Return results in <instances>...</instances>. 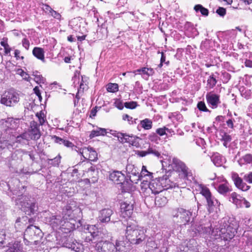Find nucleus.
<instances>
[{
	"instance_id": "de8ad7c7",
	"label": "nucleus",
	"mask_w": 252,
	"mask_h": 252,
	"mask_svg": "<svg viewBox=\"0 0 252 252\" xmlns=\"http://www.w3.org/2000/svg\"><path fill=\"white\" fill-rule=\"evenodd\" d=\"M242 160L247 164L252 163V155L251 154H247L242 158L241 160Z\"/></svg>"
},
{
	"instance_id": "e2e57ef3",
	"label": "nucleus",
	"mask_w": 252,
	"mask_h": 252,
	"mask_svg": "<svg viewBox=\"0 0 252 252\" xmlns=\"http://www.w3.org/2000/svg\"><path fill=\"white\" fill-rule=\"evenodd\" d=\"M0 44L4 48H6V47H7L9 45L7 43V38H3V41H1Z\"/></svg>"
},
{
	"instance_id": "4d7b16f0",
	"label": "nucleus",
	"mask_w": 252,
	"mask_h": 252,
	"mask_svg": "<svg viewBox=\"0 0 252 252\" xmlns=\"http://www.w3.org/2000/svg\"><path fill=\"white\" fill-rule=\"evenodd\" d=\"M242 199V208L245 207L248 208L251 206L250 203L249 201H248L244 197H243V198Z\"/></svg>"
},
{
	"instance_id": "6e6d98bb",
	"label": "nucleus",
	"mask_w": 252,
	"mask_h": 252,
	"mask_svg": "<svg viewBox=\"0 0 252 252\" xmlns=\"http://www.w3.org/2000/svg\"><path fill=\"white\" fill-rule=\"evenodd\" d=\"M50 14L54 18H56L58 20H61V15L59 13L57 12V11L53 10H52V12L50 13Z\"/></svg>"
},
{
	"instance_id": "4c0bfd02",
	"label": "nucleus",
	"mask_w": 252,
	"mask_h": 252,
	"mask_svg": "<svg viewBox=\"0 0 252 252\" xmlns=\"http://www.w3.org/2000/svg\"><path fill=\"white\" fill-rule=\"evenodd\" d=\"M90 149V153L88 156V158L87 159H89L91 161H94L97 158V154L96 152V151L92 148L90 147L89 148Z\"/></svg>"
},
{
	"instance_id": "2eb2a0df",
	"label": "nucleus",
	"mask_w": 252,
	"mask_h": 252,
	"mask_svg": "<svg viewBox=\"0 0 252 252\" xmlns=\"http://www.w3.org/2000/svg\"><path fill=\"white\" fill-rule=\"evenodd\" d=\"M129 241L126 236L119 237L116 241V252H127L129 250Z\"/></svg>"
},
{
	"instance_id": "c9c22d12",
	"label": "nucleus",
	"mask_w": 252,
	"mask_h": 252,
	"mask_svg": "<svg viewBox=\"0 0 252 252\" xmlns=\"http://www.w3.org/2000/svg\"><path fill=\"white\" fill-rule=\"evenodd\" d=\"M217 81L214 75H211L207 80V86L210 88H213L216 85Z\"/></svg>"
},
{
	"instance_id": "a878e982",
	"label": "nucleus",
	"mask_w": 252,
	"mask_h": 252,
	"mask_svg": "<svg viewBox=\"0 0 252 252\" xmlns=\"http://www.w3.org/2000/svg\"><path fill=\"white\" fill-rule=\"evenodd\" d=\"M243 197L235 192H232L229 198V201L234 204L237 208H242V201Z\"/></svg>"
},
{
	"instance_id": "f3484780",
	"label": "nucleus",
	"mask_w": 252,
	"mask_h": 252,
	"mask_svg": "<svg viewBox=\"0 0 252 252\" xmlns=\"http://www.w3.org/2000/svg\"><path fill=\"white\" fill-rule=\"evenodd\" d=\"M0 125L1 128L5 131L9 129H15L18 126V120L14 119L13 118L1 119L0 121Z\"/></svg>"
},
{
	"instance_id": "79ce46f5",
	"label": "nucleus",
	"mask_w": 252,
	"mask_h": 252,
	"mask_svg": "<svg viewBox=\"0 0 252 252\" xmlns=\"http://www.w3.org/2000/svg\"><path fill=\"white\" fill-rule=\"evenodd\" d=\"M140 176L141 179L143 177H148L149 178H150L151 176H152V173L149 172L147 170L146 167L143 165L142 166L141 172L140 173Z\"/></svg>"
},
{
	"instance_id": "052dcab7",
	"label": "nucleus",
	"mask_w": 252,
	"mask_h": 252,
	"mask_svg": "<svg viewBox=\"0 0 252 252\" xmlns=\"http://www.w3.org/2000/svg\"><path fill=\"white\" fill-rule=\"evenodd\" d=\"M235 122L234 120L230 119L226 121V124L228 127L233 128L234 122Z\"/></svg>"
},
{
	"instance_id": "b1692460",
	"label": "nucleus",
	"mask_w": 252,
	"mask_h": 252,
	"mask_svg": "<svg viewBox=\"0 0 252 252\" xmlns=\"http://www.w3.org/2000/svg\"><path fill=\"white\" fill-rule=\"evenodd\" d=\"M128 181H129L128 187L131 185V183L137 184L139 180H141L140 174L137 168L134 169L129 175H128Z\"/></svg>"
},
{
	"instance_id": "8fccbe9b",
	"label": "nucleus",
	"mask_w": 252,
	"mask_h": 252,
	"mask_svg": "<svg viewBox=\"0 0 252 252\" xmlns=\"http://www.w3.org/2000/svg\"><path fill=\"white\" fill-rule=\"evenodd\" d=\"M232 140L231 136L226 132H224L221 135V140L230 142Z\"/></svg>"
},
{
	"instance_id": "5fc2aeb1",
	"label": "nucleus",
	"mask_w": 252,
	"mask_h": 252,
	"mask_svg": "<svg viewBox=\"0 0 252 252\" xmlns=\"http://www.w3.org/2000/svg\"><path fill=\"white\" fill-rule=\"evenodd\" d=\"M136 168L133 165L128 164L126 167V170L127 173V176L130 174V173L132 172L134 169Z\"/></svg>"
},
{
	"instance_id": "1a4fd4ad",
	"label": "nucleus",
	"mask_w": 252,
	"mask_h": 252,
	"mask_svg": "<svg viewBox=\"0 0 252 252\" xmlns=\"http://www.w3.org/2000/svg\"><path fill=\"white\" fill-rule=\"evenodd\" d=\"M29 198L26 196H18V197L15 200V204L18 206V208L25 212L26 214L30 215L34 214L37 208V206L35 203L29 202Z\"/></svg>"
},
{
	"instance_id": "f03ea898",
	"label": "nucleus",
	"mask_w": 252,
	"mask_h": 252,
	"mask_svg": "<svg viewBox=\"0 0 252 252\" xmlns=\"http://www.w3.org/2000/svg\"><path fill=\"white\" fill-rule=\"evenodd\" d=\"M211 225L209 223L200 224L195 225V230L200 234L202 235H211V237L214 239H220L224 241H227L234 237L238 226L236 222H231L227 220L226 219H223L220 226L211 229Z\"/></svg>"
},
{
	"instance_id": "aec40b11",
	"label": "nucleus",
	"mask_w": 252,
	"mask_h": 252,
	"mask_svg": "<svg viewBox=\"0 0 252 252\" xmlns=\"http://www.w3.org/2000/svg\"><path fill=\"white\" fill-rule=\"evenodd\" d=\"M206 97L207 103L212 109L216 108L220 103V96L218 94L209 93L206 94Z\"/></svg>"
},
{
	"instance_id": "4468645a",
	"label": "nucleus",
	"mask_w": 252,
	"mask_h": 252,
	"mask_svg": "<svg viewBox=\"0 0 252 252\" xmlns=\"http://www.w3.org/2000/svg\"><path fill=\"white\" fill-rule=\"evenodd\" d=\"M110 133L113 136L117 137L119 141L121 143H128L132 145H134L136 142L137 137L133 135H129L126 133H124L118 132L115 130H110Z\"/></svg>"
},
{
	"instance_id": "39448f33",
	"label": "nucleus",
	"mask_w": 252,
	"mask_h": 252,
	"mask_svg": "<svg viewBox=\"0 0 252 252\" xmlns=\"http://www.w3.org/2000/svg\"><path fill=\"white\" fill-rule=\"evenodd\" d=\"M42 233L37 227L31 225L26 229L24 233V241L26 245H29L34 243L37 244L42 237Z\"/></svg>"
},
{
	"instance_id": "9b49d317",
	"label": "nucleus",
	"mask_w": 252,
	"mask_h": 252,
	"mask_svg": "<svg viewBox=\"0 0 252 252\" xmlns=\"http://www.w3.org/2000/svg\"><path fill=\"white\" fill-rule=\"evenodd\" d=\"M46 221L49 222L54 229L63 230L70 224L63 216L62 218L61 216L51 215L46 217Z\"/></svg>"
},
{
	"instance_id": "0e129e2a",
	"label": "nucleus",
	"mask_w": 252,
	"mask_h": 252,
	"mask_svg": "<svg viewBox=\"0 0 252 252\" xmlns=\"http://www.w3.org/2000/svg\"><path fill=\"white\" fill-rule=\"evenodd\" d=\"M33 90H34V93L36 94V95L37 96H38L39 100H41V94H40V91H39L38 88L37 87H35L33 89Z\"/></svg>"
},
{
	"instance_id": "423d86ee",
	"label": "nucleus",
	"mask_w": 252,
	"mask_h": 252,
	"mask_svg": "<svg viewBox=\"0 0 252 252\" xmlns=\"http://www.w3.org/2000/svg\"><path fill=\"white\" fill-rule=\"evenodd\" d=\"M200 193L206 200L207 209L210 213H218L220 212V203L212 195L209 189L205 187H202Z\"/></svg>"
},
{
	"instance_id": "f257e3e1",
	"label": "nucleus",
	"mask_w": 252,
	"mask_h": 252,
	"mask_svg": "<svg viewBox=\"0 0 252 252\" xmlns=\"http://www.w3.org/2000/svg\"><path fill=\"white\" fill-rule=\"evenodd\" d=\"M86 230L83 238L87 247L95 248L98 252H116L112 237L107 230L98 229L94 225H88Z\"/></svg>"
},
{
	"instance_id": "c03bdc74",
	"label": "nucleus",
	"mask_w": 252,
	"mask_h": 252,
	"mask_svg": "<svg viewBox=\"0 0 252 252\" xmlns=\"http://www.w3.org/2000/svg\"><path fill=\"white\" fill-rule=\"evenodd\" d=\"M197 108L200 111L204 112H210L209 109L206 107V105L203 101H199L197 104Z\"/></svg>"
},
{
	"instance_id": "37998d69",
	"label": "nucleus",
	"mask_w": 252,
	"mask_h": 252,
	"mask_svg": "<svg viewBox=\"0 0 252 252\" xmlns=\"http://www.w3.org/2000/svg\"><path fill=\"white\" fill-rule=\"evenodd\" d=\"M36 116L38 118V121L40 125H43L46 122V119L44 116V114L42 113L41 112H40V113H37L36 114Z\"/></svg>"
},
{
	"instance_id": "cd10ccee",
	"label": "nucleus",
	"mask_w": 252,
	"mask_h": 252,
	"mask_svg": "<svg viewBox=\"0 0 252 252\" xmlns=\"http://www.w3.org/2000/svg\"><path fill=\"white\" fill-rule=\"evenodd\" d=\"M218 192L223 195L231 191V189L229 187L228 183L225 181L224 184H220L218 188Z\"/></svg>"
},
{
	"instance_id": "0eeeda50",
	"label": "nucleus",
	"mask_w": 252,
	"mask_h": 252,
	"mask_svg": "<svg viewBox=\"0 0 252 252\" xmlns=\"http://www.w3.org/2000/svg\"><path fill=\"white\" fill-rule=\"evenodd\" d=\"M192 213L189 210L179 207L172 211V216L175 220L180 225H186L190 221Z\"/></svg>"
},
{
	"instance_id": "bb28decb",
	"label": "nucleus",
	"mask_w": 252,
	"mask_h": 252,
	"mask_svg": "<svg viewBox=\"0 0 252 252\" xmlns=\"http://www.w3.org/2000/svg\"><path fill=\"white\" fill-rule=\"evenodd\" d=\"M32 54L38 59L41 60L43 62H45L44 51L42 48L34 47L32 50Z\"/></svg>"
},
{
	"instance_id": "58836bf2",
	"label": "nucleus",
	"mask_w": 252,
	"mask_h": 252,
	"mask_svg": "<svg viewBox=\"0 0 252 252\" xmlns=\"http://www.w3.org/2000/svg\"><path fill=\"white\" fill-rule=\"evenodd\" d=\"M119 86L116 83H109L107 87V90L109 92L115 93L118 91Z\"/></svg>"
},
{
	"instance_id": "9d476101",
	"label": "nucleus",
	"mask_w": 252,
	"mask_h": 252,
	"mask_svg": "<svg viewBox=\"0 0 252 252\" xmlns=\"http://www.w3.org/2000/svg\"><path fill=\"white\" fill-rule=\"evenodd\" d=\"M172 163L175 170L179 172L182 178L190 181L194 179L191 171L184 162L177 158H173Z\"/></svg>"
},
{
	"instance_id": "4be33fe9",
	"label": "nucleus",
	"mask_w": 252,
	"mask_h": 252,
	"mask_svg": "<svg viewBox=\"0 0 252 252\" xmlns=\"http://www.w3.org/2000/svg\"><path fill=\"white\" fill-rule=\"evenodd\" d=\"M211 160L217 166H221L226 161L225 158L219 153L214 154L211 157Z\"/></svg>"
},
{
	"instance_id": "69168bd1",
	"label": "nucleus",
	"mask_w": 252,
	"mask_h": 252,
	"mask_svg": "<svg viewBox=\"0 0 252 252\" xmlns=\"http://www.w3.org/2000/svg\"><path fill=\"white\" fill-rule=\"evenodd\" d=\"M97 107H95L94 108H93L92 110L91 111L90 117L91 118H94L95 116L96 112H97Z\"/></svg>"
},
{
	"instance_id": "7ed1b4c3",
	"label": "nucleus",
	"mask_w": 252,
	"mask_h": 252,
	"mask_svg": "<svg viewBox=\"0 0 252 252\" xmlns=\"http://www.w3.org/2000/svg\"><path fill=\"white\" fill-rule=\"evenodd\" d=\"M118 224H122L126 227V234L130 243L134 245L141 244L146 238L144 230L138 227L131 220H125L124 221H116Z\"/></svg>"
},
{
	"instance_id": "338daca9",
	"label": "nucleus",
	"mask_w": 252,
	"mask_h": 252,
	"mask_svg": "<svg viewBox=\"0 0 252 252\" xmlns=\"http://www.w3.org/2000/svg\"><path fill=\"white\" fill-rule=\"evenodd\" d=\"M147 76L148 77L150 76L153 75L155 73V71H154V69L152 68L147 67Z\"/></svg>"
},
{
	"instance_id": "412c9836",
	"label": "nucleus",
	"mask_w": 252,
	"mask_h": 252,
	"mask_svg": "<svg viewBox=\"0 0 252 252\" xmlns=\"http://www.w3.org/2000/svg\"><path fill=\"white\" fill-rule=\"evenodd\" d=\"M149 188L154 194H158L163 190L162 185H161L159 179L153 180L149 184Z\"/></svg>"
},
{
	"instance_id": "473e14b6",
	"label": "nucleus",
	"mask_w": 252,
	"mask_h": 252,
	"mask_svg": "<svg viewBox=\"0 0 252 252\" xmlns=\"http://www.w3.org/2000/svg\"><path fill=\"white\" fill-rule=\"evenodd\" d=\"M32 75L34 77V80L37 83H44L45 82V79L41 75L39 74V72L37 71H33L32 72Z\"/></svg>"
},
{
	"instance_id": "a18cd8bd",
	"label": "nucleus",
	"mask_w": 252,
	"mask_h": 252,
	"mask_svg": "<svg viewBox=\"0 0 252 252\" xmlns=\"http://www.w3.org/2000/svg\"><path fill=\"white\" fill-rule=\"evenodd\" d=\"M124 105L126 108L133 109L136 107L137 104L135 101H130L125 102Z\"/></svg>"
},
{
	"instance_id": "c756f323",
	"label": "nucleus",
	"mask_w": 252,
	"mask_h": 252,
	"mask_svg": "<svg viewBox=\"0 0 252 252\" xmlns=\"http://www.w3.org/2000/svg\"><path fill=\"white\" fill-rule=\"evenodd\" d=\"M107 132L106 129L103 128H97L95 130H93L90 134V137L93 138L94 137L99 135H104L106 134Z\"/></svg>"
},
{
	"instance_id": "5701e85b",
	"label": "nucleus",
	"mask_w": 252,
	"mask_h": 252,
	"mask_svg": "<svg viewBox=\"0 0 252 252\" xmlns=\"http://www.w3.org/2000/svg\"><path fill=\"white\" fill-rule=\"evenodd\" d=\"M161 185L163 188V190H166L170 188L175 187L176 184L171 182L167 177L166 175L163 176L159 178Z\"/></svg>"
},
{
	"instance_id": "bf43d9fd",
	"label": "nucleus",
	"mask_w": 252,
	"mask_h": 252,
	"mask_svg": "<svg viewBox=\"0 0 252 252\" xmlns=\"http://www.w3.org/2000/svg\"><path fill=\"white\" fill-rule=\"evenodd\" d=\"M52 139L54 140V141L57 143H59L60 144H62L63 141V139L59 137L56 135H54L52 137Z\"/></svg>"
},
{
	"instance_id": "774afa93",
	"label": "nucleus",
	"mask_w": 252,
	"mask_h": 252,
	"mask_svg": "<svg viewBox=\"0 0 252 252\" xmlns=\"http://www.w3.org/2000/svg\"><path fill=\"white\" fill-rule=\"evenodd\" d=\"M245 65L246 67L252 68V61L250 60H246Z\"/></svg>"
},
{
	"instance_id": "6ab92c4d",
	"label": "nucleus",
	"mask_w": 252,
	"mask_h": 252,
	"mask_svg": "<svg viewBox=\"0 0 252 252\" xmlns=\"http://www.w3.org/2000/svg\"><path fill=\"white\" fill-rule=\"evenodd\" d=\"M133 203L127 201H124L121 205V215L124 218H128V220L133 210Z\"/></svg>"
},
{
	"instance_id": "49530a36",
	"label": "nucleus",
	"mask_w": 252,
	"mask_h": 252,
	"mask_svg": "<svg viewBox=\"0 0 252 252\" xmlns=\"http://www.w3.org/2000/svg\"><path fill=\"white\" fill-rule=\"evenodd\" d=\"M147 246L151 248L152 249H156L158 248V244L155 241L153 240L151 238H149L147 242Z\"/></svg>"
},
{
	"instance_id": "393cba45",
	"label": "nucleus",
	"mask_w": 252,
	"mask_h": 252,
	"mask_svg": "<svg viewBox=\"0 0 252 252\" xmlns=\"http://www.w3.org/2000/svg\"><path fill=\"white\" fill-rule=\"evenodd\" d=\"M29 154V156L30 158L32 160H34L35 159L34 155L30 152L25 151L21 149H19L15 151L12 155V158L14 159H20L22 160V157L23 155Z\"/></svg>"
},
{
	"instance_id": "f704fd0d",
	"label": "nucleus",
	"mask_w": 252,
	"mask_h": 252,
	"mask_svg": "<svg viewBox=\"0 0 252 252\" xmlns=\"http://www.w3.org/2000/svg\"><path fill=\"white\" fill-rule=\"evenodd\" d=\"M72 212V207L69 205H66L63 211V214L64 215L63 218H65L67 220L68 218L71 216Z\"/></svg>"
},
{
	"instance_id": "603ef678",
	"label": "nucleus",
	"mask_w": 252,
	"mask_h": 252,
	"mask_svg": "<svg viewBox=\"0 0 252 252\" xmlns=\"http://www.w3.org/2000/svg\"><path fill=\"white\" fill-rule=\"evenodd\" d=\"M25 134H26V132L17 136L16 137V142L21 143V142H22L23 140H26L27 141H29V139L28 136H26V137H25V136H24V135H25Z\"/></svg>"
},
{
	"instance_id": "680f3d73",
	"label": "nucleus",
	"mask_w": 252,
	"mask_h": 252,
	"mask_svg": "<svg viewBox=\"0 0 252 252\" xmlns=\"http://www.w3.org/2000/svg\"><path fill=\"white\" fill-rule=\"evenodd\" d=\"M62 144L66 146L67 147H71L73 146L72 142L64 139L63 140Z\"/></svg>"
},
{
	"instance_id": "ea45409f",
	"label": "nucleus",
	"mask_w": 252,
	"mask_h": 252,
	"mask_svg": "<svg viewBox=\"0 0 252 252\" xmlns=\"http://www.w3.org/2000/svg\"><path fill=\"white\" fill-rule=\"evenodd\" d=\"M91 147H83L80 149H79V153L82 156V157L85 159H87L88 158V156L90 153V149L89 148Z\"/></svg>"
},
{
	"instance_id": "864d4df0",
	"label": "nucleus",
	"mask_w": 252,
	"mask_h": 252,
	"mask_svg": "<svg viewBox=\"0 0 252 252\" xmlns=\"http://www.w3.org/2000/svg\"><path fill=\"white\" fill-rule=\"evenodd\" d=\"M166 130H168L167 128L163 127L162 128H159L156 130V132L160 136H163L166 134Z\"/></svg>"
},
{
	"instance_id": "a19ab883",
	"label": "nucleus",
	"mask_w": 252,
	"mask_h": 252,
	"mask_svg": "<svg viewBox=\"0 0 252 252\" xmlns=\"http://www.w3.org/2000/svg\"><path fill=\"white\" fill-rule=\"evenodd\" d=\"M61 158L59 155L53 159H48V163L54 166H58L60 163Z\"/></svg>"
},
{
	"instance_id": "13d9d810",
	"label": "nucleus",
	"mask_w": 252,
	"mask_h": 252,
	"mask_svg": "<svg viewBox=\"0 0 252 252\" xmlns=\"http://www.w3.org/2000/svg\"><path fill=\"white\" fill-rule=\"evenodd\" d=\"M22 42L23 47H25L27 50L29 49L30 46L29 41L27 38H25L22 40Z\"/></svg>"
},
{
	"instance_id": "c85d7f7f",
	"label": "nucleus",
	"mask_w": 252,
	"mask_h": 252,
	"mask_svg": "<svg viewBox=\"0 0 252 252\" xmlns=\"http://www.w3.org/2000/svg\"><path fill=\"white\" fill-rule=\"evenodd\" d=\"M167 203V199L166 197L159 195L156 197L155 204L158 207L165 206Z\"/></svg>"
},
{
	"instance_id": "09e8293b",
	"label": "nucleus",
	"mask_w": 252,
	"mask_h": 252,
	"mask_svg": "<svg viewBox=\"0 0 252 252\" xmlns=\"http://www.w3.org/2000/svg\"><path fill=\"white\" fill-rule=\"evenodd\" d=\"M244 181L249 184H252V172H250L244 175L243 177Z\"/></svg>"
},
{
	"instance_id": "2f4dec72",
	"label": "nucleus",
	"mask_w": 252,
	"mask_h": 252,
	"mask_svg": "<svg viewBox=\"0 0 252 252\" xmlns=\"http://www.w3.org/2000/svg\"><path fill=\"white\" fill-rule=\"evenodd\" d=\"M140 125L144 129L149 130L152 127V121L146 118L140 121Z\"/></svg>"
},
{
	"instance_id": "6e6552de",
	"label": "nucleus",
	"mask_w": 252,
	"mask_h": 252,
	"mask_svg": "<svg viewBox=\"0 0 252 252\" xmlns=\"http://www.w3.org/2000/svg\"><path fill=\"white\" fill-rule=\"evenodd\" d=\"M19 100V94L14 89H9L1 94L0 102L6 106L13 107Z\"/></svg>"
},
{
	"instance_id": "e433bc0d",
	"label": "nucleus",
	"mask_w": 252,
	"mask_h": 252,
	"mask_svg": "<svg viewBox=\"0 0 252 252\" xmlns=\"http://www.w3.org/2000/svg\"><path fill=\"white\" fill-rule=\"evenodd\" d=\"M148 155H153V156L159 157L160 156V153L157 150L155 147H149L147 150Z\"/></svg>"
},
{
	"instance_id": "dca6fc26",
	"label": "nucleus",
	"mask_w": 252,
	"mask_h": 252,
	"mask_svg": "<svg viewBox=\"0 0 252 252\" xmlns=\"http://www.w3.org/2000/svg\"><path fill=\"white\" fill-rule=\"evenodd\" d=\"M231 177L235 186L238 189L243 191H246L250 189V186L244 182L237 173L232 172Z\"/></svg>"
},
{
	"instance_id": "72a5a7b5",
	"label": "nucleus",
	"mask_w": 252,
	"mask_h": 252,
	"mask_svg": "<svg viewBox=\"0 0 252 252\" xmlns=\"http://www.w3.org/2000/svg\"><path fill=\"white\" fill-rule=\"evenodd\" d=\"M194 10L197 12L200 11L202 15L204 16H208L209 11L208 10L203 7L202 5L200 4L196 5L194 7Z\"/></svg>"
},
{
	"instance_id": "20e7f679",
	"label": "nucleus",
	"mask_w": 252,
	"mask_h": 252,
	"mask_svg": "<svg viewBox=\"0 0 252 252\" xmlns=\"http://www.w3.org/2000/svg\"><path fill=\"white\" fill-rule=\"evenodd\" d=\"M14 229L13 226L6 227L0 230V246L2 244L7 245L8 249L5 252H24L22 244L19 241L9 242L14 237Z\"/></svg>"
},
{
	"instance_id": "f8f14e48",
	"label": "nucleus",
	"mask_w": 252,
	"mask_h": 252,
	"mask_svg": "<svg viewBox=\"0 0 252 252\" xmlns=\"http://www.w3.org/2000/svg\"><path fill=\"white\" fill-rule=\"evenodd\" d=\"M41 135L37 123L34 121H32L30 122V127L24 136L26 138V136H28L29 140H37L40 138Z\"/></svg>"
},
{
	"instance_id": "7c9ffc66",
	"label": "nucleus",
	"mask_w": 252,
	"mask_h": 252,
	"mask_svg": "<svg viewBox=\"0 0 252 252\" xmlns=\"http://www.w3.org/2000/svg\"><path fill=\"white\" fill-rule=\"evenodd\" d=\"M27 220H29L30 223L32 222V220L29 219L27 216L17 218L15 222V228L17 227H20V226L25 225Z\"/></svg>"
},
{
	"instance_id": "a211bd4d",
	"label": "nucleus",
	"mask_w": 252,
	"mask_h": 252,
	"mask_svg": "<svg viewBox=\"0 0 252 252\" xmlns=\"http://www.w3.org/2000/svg\"><path fill=\"white\" fill-rule=\"evenodd\" d=\"M113 211L110 208H104L100 210L98 215V220L101 223H108L110 221Z\"/></svg>"
},
{
	"instance_id": "3c124183",
	"label": "nucleus",
	"mask_w": 252,
	"mask_h": 252,
	"mask_svg": "<svg viewBox=\"0 0 252 252\" xmlns=\"http://www.w3.org/2000/svg\"><path fill=\"white\" fill-rule=\"evenodd\" d=\"M216 13L220 17H223L226 14V9L223 7H219L216 10Z\"/></svg>"
},
{
	"instance_id": "ddd939ff",
	"label": "nucleus",
	"mask_w": 252,
	"mask_h": 252,
	"mask_svg": "<svg viewBox=\"0 0 252 252\" xmlns=\"http://www.w3.org/2000/svg\"><path fill=\"white\" fill-rule=\"evenodd\" d=\"M109 179L116 184H121L123 188L128 186L129 181L128 178H126L125 175L122 172L119 171H114L109 174Z\"/></svg>"
}]
</instances>
